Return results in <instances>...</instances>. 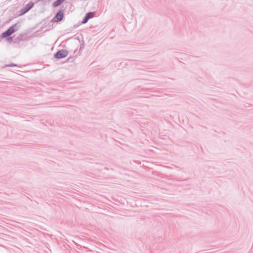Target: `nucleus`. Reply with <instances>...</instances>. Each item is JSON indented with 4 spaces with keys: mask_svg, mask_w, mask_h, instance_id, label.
Here are the masks:
<instances>
[{
    "mask_svg": "<svg viewBox=\"0 0 253 253\" xmlns=\"http://www.w3.org/2000/svg\"><path fill=\"white\" fill-rule=\"evenodd\" d=\"M18 27L16 24H14L11 26L6 31L3 33L1 35V37L6 38L11 35L15 32L17 31Z\"/></svg>",
    "mask_w": 253,
    "mask_h": 253,
    "instance_id": "obj_1",
    "label": "nucleus"
},
{
    "mask_svg": "<svg viewBox=\"0 0 253 253\" xmlns=\"http://www.w3.org/2000/svg\"><path fill=\"white\" fill-rule=\"evenodd\" d=\"M68 51L66 50L62 49L58 51L56 54L55 57L58 59H60L67 56Z\"/></svg>",
    "mask_w": 253,
    "mask_h": 253,
    "instance_id": "obj_2",
    "label": "nucleus"
},
{
    "mask_svg": "<svg viewBox=\"0 0 253 253\" xmlns=\"http://www.w3.org/2000/svg\"><path fill=\"white\" fill-rule=\"evenodd\" d=\"M63 18V13L60 11L57 13L56 16L53 18V21L55 22H58L62 20Z\"/></svg>",
    "mask_w": 253,
    "mask_h": 253,
    "instance_id": "obj_3",
    "label": "nucleus"
},
{
    "mask_svg": "<svg viewBox=\"0 0 253 253\" xmlns=\"http://www.w3.org/2000/svg\"><path fill=\"white\" fill-rule=\"evenodd\" d=\"M94 16V13L92 12H90L87 13L85 16L84 20L83 21V23H85L87 22L89 19L92 18Z\"/></svg>",
    "mask_w": 253,
    "mask_h": 253,
    "instance_id": "obj_4",
    "label": "nucleus"
},
{
    "mask_svg": "<svg viewBox=\"0 0 253 253\" xmlns=\"http://www.w3.org/2000/svg\"><path fill=\"white\" fill-rule=\"evenodd\" d=\"M33 5H34V4L32 2L29 3L28 4H27L26 7V10L24 12H23L22 13V14H24V13H26L27 11H28L29 9H30L33 7Z\"/></svg>",
    "mask_w": 253,
    "mask_h": 253,
    "instance_id": "obj_5",
    "label": "nucleus"
},
{
    "mask_svg": "<svg viewBox=\"0 0 253 253\" xmlns=\"http://www.w3.org/2000/svg\"><path fill=\"white\" fill-rule=\"evenodd\" d=\"M65 0H57L55 2H54L53 4V6L54 7H56L59 5L62 2H63Z\"/></svg>",
    "mask_w": 253,
    "mask_h": 253,
    "instance_id": "obj_6",
    "label": "nucleus"
}]
</instances>
